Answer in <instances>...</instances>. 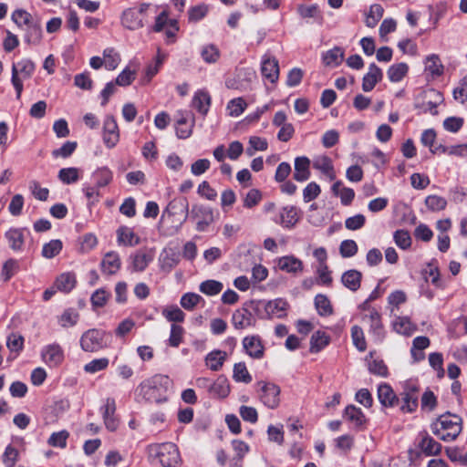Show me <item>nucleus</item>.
I'll return each instance as SVG.
<instances>
[{
  "label": "nucleus",
  "mask_w": 467,
  "mask_h": 467,
  "mask_svg": "<svg viewBox=\"0 0 467 467\" xmlns=\"http://www.w3.org/2000/svg\"><path fill=\"white\" fill-rule=\"evenodd\" d=\"M243 347L245 352L254 358H262L264 356V346L258 336H249L243 339Z\"/></svg>",
  "instance_id": "obj_19"
},
{
  "label": "nucleus",
  "mask_w": 467,
  "mask_h": 467,
  "mask_svg": "<svg viewBox=\"0 0 467 467\" xmlns=\"http://www.w3.org/2000/svg\"><path fill=\"white\" fill-rule=\"evenodd\" d=\"M378 398L385 407H394L400 404V398L388 384H381L378 388Z\"/></svg>",
  "instance_id": "obj_22"
},
{
  "label": "nucleus",
  "mask_w": 467,
  "mask_h": 467,
  "mask_svg": "<svg viewBox=\"0 0 467 467\" xmlns=\"http://www.w3.org/2000/svg\"><path fill=\"white\" fill-rule=\"evenodd\" d=\"M361 279L362 274L355 269L346 271L341 276L343 285L352 292H356L360 287Z\"/></svg>",
  "instance_id": "obj_27"
},
{
  "label": "nucleus",
  "mask_w": 467,
  "mask_h": 467,
  "mask_svg": "<svg viewBox=\"0 0 467 467\" xmlns=\"http://www.w3.org/2000/svg\"><path fill=\"white\" fill-rule=\"evenodd\" d=\"M121 266L120 257L118 253L114 251L108 252L101 263V271L105 275H115Z\"/></svg>",
  "instance_id": "obj_20"
},
{
  "label": "nucleus",
  "mask_w": 467,
  "mask_h": 467,
  "mask_svg": "<svg viewBox=\"0 0 467 467\" xmlns=\"http://www.w3.org/2000/svg\"><path fill=\"white\" fill-rule=\"evenodd\" d=\"M9 247L14 251H21L24 245V234L20 229H10L5 233Z\"/></svg>",
  "instance_id": "obj_40"
},
{
  "label": "nucleus",
  "mask_w": 467,
  "mask_h": 467,
  "mask_svg": "<svg viewBox=\"0 0 467 467\" xmlns=\"http://www.w3.org/2000/svg\"><path fill=\"white\" fill-rule=\"evenodd\" d=\"M202 297L195 293H186L181 298V305L186 310H192Z\"/></svg>",
  "instance_id": "obj_64"
},
{
  "label": "nucleus",
  "mask_w": 467,
  "mask_h": 467,
  "mask_svg": "<svg viewBox=\"0 0 467 467\" xmlns=\"http://www.w3.org/2000/svg\"><path fill=\"white\" fill-rule=\"evenodd\" d=\"M362 321L369 325L370 330L376 340L381 341L385 331L381 322V316L376 309H368V313L363 315Z\"/></svg>",
  "instance_id": "obj_13"
},
{
  "label": "nucleus",
  "mask_w": 467,
  "mask_h": 467,
  "mask_svg": "<svg viewBox=\"0 0 467 467\" xmlns=\"http://www.w3.org/2000/svg\"><path fill=\"white\" fill-rule=\"evenodd\" d=\"M425 204L431 212H440L445 209L447 201L443 197L438 195H429L425 199Z\"/></svg>",
  "instance_id": "obj_58"
},
{
  "label": "nucleus",
  "mask_w": 467,
  "mask_h": 467,
  "mask_svg": "<svg viewBox=\"0 0 467 467\" xmlns=\"http://www.w3.org/2000/svg\"><path fill=\"white\" fill-rule=\"evenodd\" d=\"M12 21L20 28L31 25L37 17H34L30 13L24 9H16L12 13Z\"/></svg>",
  "instance_id": "obj_42"
},
{
  "label": "nucleus",
  "mask_w": 467,
  "mask_h": 467,
  "mask_svg": "<svg viewBox=\"0 0 467 467\" xmlns=\"http://www.w3.org/2000/svg\"><path fill=\"white\" fill-rule=\"evenodd\" d=\"M78 317L79 315L75 309L68 308L59 317L58 323L63 327H70L77 324Z\"/></svg>",
  "instance_id": "obj_53"
},
{
  "label": "nucleus",
  "mask_w": 467,
  "mask_h": 467,
  "mask_svg": "<svg viewBox=\"0 0 467 467\" xmlns=\"http://www.w3.org/2000/svg\"><path fill=\"white\" fill-rule=\"evenodd\" d=\"M248 144L245 152L249 157L254 156L257 150L265 151L268 148L267 140L257 136L250 137Z\"/></svg>",
  "instance_id": "obj_44"
},
{
  "label": "nucleus",
  "mask_w": 467,
  "mask_h": 467,
  "mask_svg": "<svg viewBox=\"0 0 467 467\" xmlns=\"http://www.w3.org/2000/svg\"><path fill=\"white\" fill-rule=\"evenodd\" d=\"M287 308L288 303L282 298H276L267 302L265 307L267 315L277 318L284 317L286 315Z\"/></svg>",
  "instance_id": "obj_28"
},
{
  "label": "nucleus",
  "mask_w": 467,
  "mask_h": 467,
  "mask_svg": "<svg viewBox=\"0 0 467 467\" xmlns=\"http://www.w3.org/2000/svg\"><path fill=\"white\" fill-rule=\"evenodd\" d=\"M150 453L162 467H176L181 461L179 450L172 442L152 445Z\"/></svg>",
  "instance_id": "obj_3"
},
{
  "label": "nucleus",
  "mask_w": 467,
  "mask_h": 467,
  "mask_svg": "<svg viewBox=\"0 0 467 467\" xmlns=\"http://www.w3.org/2000/svg\"><path fill=\"white\" fill-rule=\"evenodd\" d=\"M408 69V65L405 63L392 65L388 70V77L391 82H399L405 77Z\"/></svg>",
  "instance_id": "obj_51"
},
{
  "label": "nucleus",
  "mask_w": 467,
  "mask_h": 467,
  "mask_svg": "<svg viewBox=\"0 0 467 467\" xmlns=\"http://www.w3.org/2000/svg\"><path fill=\"white\" fill-rule=\"evenodd\" d=\"M315 307L321 317H329L333 314V306L329 298L323 294H318L314 299Z\"/></svg>",
  "instance_id": "obj_38"
},
{
  "label": "nucleus",
  "mask_w": 467,
  "mask_h": 467,
  "mask_svg": "<svg viewBox=\"0 0 467 467\" xmlns=\"http://www.w3.org/2000/svg\"><path fill=\"white\" fill-rule=\"evenodd\" d=\"M225 358L226 353L224 351L213 350L206 356L205 362L210 369L217 371L222 368Z\"/></svg>",
  "instance_id": "obj_41"
},
{
  "label": "nucleus",
  "mask_w": 467,
  "mask_h": 467,
  "mask_svg": "<svg viewBox=\"0 0 467 467\" xmlns=\"http://www.w3.org/2000/svg\"><path fill=\"white\" fill-rule=\"evenodd\" d=\"M93 177L96 181V186L98 188L107 186L113 179V173L108 167H100L97 169Z\"/></svg>",
  "instance_id": "obj_43"
},
{
  "label": "nucleus",
  "mask_w": 467,
  "mask_h": 467,
  "mask_svg": "<svg viewBox=\"0 0 467 467\" xmlns=\"http://www.w3.org/2000/svg\"><path fill=\"white\" fill-rule=\"evenodd\" d=\"M109 360L108 358H95L84 366L87 373L94 374L108 368Z\"/></svg>",
  "instance_id": "obj_55"
},
{
  "label": "nucleus",
  "mask_w": 467,
  "mask_h": 467,
  "mask_svg": "<svg viewBox=\"0 0 467 467\" xmlns=\"http://www.w3.org/2000/svg\"><path fill=\"white\" fill-rule=\"evenodd\" d=\"M41 357L49 367H57L64 360V351L58 344L53 343L43 348Z\"/></svg>",
  "instance_id": "obj_14"
},
{
  "label": "nucleus",
  "mask_w": 467,
  "mask_h": 467,
  "mask_svg": "<svg viewBox=\"0 0 467 467\" xmlns=\"http://www.w3.org/2000/svg\"><path fill=\"white\" fill-rule=\"evenodd\" d=\"M384 9L379 4H374L369 8V13L366 17V25L368 27H374L383 16Z\"/></svg>",
  "instance_id": "obj_52"
},
{
  "label": "nucleus",
  "mask_w": 467,
  "mask_h": 467,
  "mask_svg": "<svg viewBox=\"0 0 467 467\" xmlns=\"http://www.w3.org/2000/svg\"><path fill=\"white\" fill-rule=\"evenodd\" d=\"M106 332L101 329L91 328L80 337V348L85 352H97L106 347Z\"/></svg>",
  "instance_id": "obj_7"
},
{
  "label": "nucleus",
  "mask_w": 467,
  "mask_h": 467,
  "mask_svg": "<svg viewBox=\"0 0 467 467\" xmlns=\"http://www.w3.org/2000/svg\"><path fill=\"white\" fill-rule=\"evenodd\" d=\"M395 244L403 250H406L411 245V237L408 231L397 230L393 234Z\"/></svg>",
  "instance_id": "obj_61"
},
{
  "label": "nucleus",
  "mask_w": 467,
  "mask_h": 467,
  "mask_svg": "<svg viewBox=\"0 0 467 467\" xmlns=\"http://www.w3.org/2000/svg\"><path fill=\"white\" fill-rule=\"evenodd\" d=\"M279 219H275L276 223L286 229H291L301 219V211L294 205H287L279 211Z\"/></svg>",
  "instance_id": "obj_12"
},
{
  "label": "nucleus",
  "mask_w": 467,
  "mask_h": 467,
  "mask_svg": "<svg viewBox=\"0 0 467 467\" xmlns=\"http://www.w3.org/2000/svg\"><path fill=\"white\" fill-rule=\"evenodd\" d=\"M261 72L265 78L271 83H275L279 77L278 61L273 57L265 55L262 59Z\"/></svg>",
  "instance_id": "obj_16"
},
{
  "label": "nucleus",
  "mask_w": 467,
  "mask_h": 467,
  "mask_svg": "<svg viewBox=\"0 0 467 467\" xmlns=\"http://www.w3.org/2000/svg\"><path fill=\"white\" fill-rule=\"evenodd\" d=\"M351 337L353 344L359 351H365L367 343L365 340L363 330L358 326H353L351 328Z\"/></svg>",
  "instance_id": "obj_60"
},
{
  "label": "nucleus",
  "mask_w": 467,
  "mask_h": 467,
  "mask_svg": "<svg viewBox=\"0 0 467 467\" xmlns=\"http://www.w3.org/2000/svg\"><path fill=\"white\" fill-rule=\"evenodd\" d=\"M133 270L136 272L144 271L152 261L153 255L146 251L139 250L130 256Z\"/></svg>",
  "instance_id": "obj_30"
},
{
  "label": "nucleus",
  "mask_w": 467,
  "mask_h": 467,
  "mask_svg": "<svg viewBox=\"0 0 467 467\" xmlns=\"http://www.w3.org/2000/svg\"><path fill=\"white\" fill-rule=\"evenodd\" d=\"M103 142L109 149L114 148L119 140V130L116 119L109 115L105 118L102 133Z\"/></svg>",
  "instance_id": "obj_10"
},
{
  "label": "nucleus",
  "mask_w": 467,
  "mask_h": 467,
  "mask_svg": "<svg viewBox=\"0 0 467 467\" xmlns=\"http://www.w3.org/2000/svg\"><path fill=\"white\" fill-rule=\"evenodd\" d=\"M209 393L214 398H225L230 393V386L226 378L220 376L209 387Z\"/></svg>",
  "instance_id": "obj_33"
},
{
  "label": "nucleus",
  "mask_w": 467,
  "mask_h": 467,
  "mask_svg": "<svg viewBox=\"0 0 467 467\" xmlns=\"http://www.w3.org/2000/svg\"><path fill=\"white\" fill-rule=\"evenodd\" d=\"M223 284L216 280H206L200 285V291L207 296H215L223 290Z\"/></svg>",
  "instance_id": "obj_54"
},
{
  "label": "nucleus",
  "mask_w": 467,
  "mask_h": 467,
  "mask_svg": "<svg viewBox=\"0 0 467 467\" xmlns=\"http://www.w3.org/2000/svg\"><path fill=\"white\" fill-rule=\"evenodd\" d=\"M180 254L172 249H164L160 255V266L161 270L170 273L179 263Z\"/></svg>",
  "instance_id": "obj_25"
},
{
  "label": "nucleus",
  "mask_w": 467,
  "mask_h": 467,
  "mask_svg": "<svg viewBox=\"0 0 467 467\" xmlns=\"http://www.w3.org/2000/svg\"><path fill=\"white\" fill-rule=\"evenodd\" d=\"M150 8V4H140L138 7L125 9L120 16L121 25L131 31L138 30L144 26L147 13Z\"/></svg>",
  "instance_id": "obj_4"
},
{
  "label": "nucleus",
  "mask_w": 467,
  "mask_h": 467,
  "mask_svg": "<svg viewBox=\"0 0 467 467\" xmlns=\"http://www.w3.org/2000/svg\"><path fill=\"white\" fill-rule=\"evenodd\" d=\"M310 160L307 157L301 156L295 159L294 179L296 182L307 181L310 177Z\"/></svg>",
  "instance_id": "obj_24"
},
{
  "label": "nucleus",
  "mask_w": 467,
  "mask_h": 467,
  "mask_svg": "<svg viewBox=\"0 0 467 467\" xmlns=\"http://www.w3.org/2000/svg\"><path fill=\"white\" fill-rule=\"evenodd\" d=\"M118 243L125 246H134L140 244L138 237L133 230L127 226H120L117 230Z\"/></svg>",
  "instance_id": "obj_29"
},
{
  "label": "nucleus",
  "mask_w": 467,
  "mask_h": 467,
  "mask_svg": "<svg viewBox=\"0 0 467 467\" xmlns=\"http://www.w3.org/2000/svg\"><path fill=\"white\" fill-rule=\"evenodd\" d=\"M221 53L219 48L213 44H208L202 47L201 57L206 63H216L220 58Z\"/></svg>",
  "instance_id": "obj_45"
},
{
  "label": "nucleus",
  "mask_w": 467,
  "mask_h": 467,
  "mask_svg": "<svg viewBox=\"0 0 467 467\" xmlns=\"http://www.w3.org/2000/svg\"><path fill=\"white\" fill-rule=\"evenodd\" d=\"M297 13L303 19L314 18L320 21L322 20V16L317 5H299L297 6Z\"/></svg>",
  "instance_id": "obj_49"
},
{
  "label": "nucleus",
  "mask_w": 467,
  "mask_h": 467,
  "mask_svg": "<svg viewBox=\"0 0 467 467\" xmlns=\"http://www.w3.org/2000/svg\"><path fill=\"white\" fill-rule=\"evenodd\" d=\"M425 71L431 75L432 78L441 77L443 74L444 67L438 55L432 54L425 59Z\"/></svg>",
  "instance_id": "obj_34"
},
{
  "label": "nucleus",
  "mask_w": 467,
  "mask_h": 467,
  "mask_svg": "<svg viewBox=\"0 0 467 467\" xmlns=\"http://www.w3.org/2000/svg\"><path fill=\"white\" fill-rule=\"evenodd\" d=\"M234 379L236 382L250 383L252 381V376L248 372L244 363H237L234 367Z\"/></svg>",
  "instance_id": "obj_56"
},
{
  "label": "nucleus",
  "mask_w": 467,
  "mask_h": 467,
  "mask_svg": "<svg viewBox=\"0 0 467 467\" xmlns=\"http://www.w3.org/2000/svg\"><path fill=\"white\" fill-rule=\"evenodd\" d=\"M419 447L426 456L437 455L441 451V443L436 441L428 433L422 436Z\"/></svg>",
  "instance_id": "obj_31"
},
{
  "label": "nucleus",
  "mask_w": 467,
  "mask_h": 467,
  "mask_svg": "<svg viewBox=\"0 0 467 467\" xmlns=\"http://www.w3.org/2000/svg\"><path fill=\"white\" fill-rule=\"evenodd\" d=\"M100 410L103 415V420H104L106 428L110 431H116L118 428V425H119V420L115 416V411H116L115 400L113 398H107L105 404L103 407H101Z\"/></svg>",
  "instance_id": "obj_15"
},
{
  "label": "nucleus",
  "mask_w": 467,
  "mask_h": 467,
  "mask_svg": "<svg viewBox=\"0 0 467 467\" xmlns=\"http://www.w3.org/2000/svg\"><path fill=\"white\" fill-rule=\"evenodd\" d=\"M189 218L196 220L198 232H204L214 222V213L209 206L195 203L192 206Z\"/></svg>",
  "instance_id": "obj_8"
},
{
  "label": "nucleus",
  "mask_w": 467,
  "mask_h": 467,
  "mask_svg": "<svg viewBox=\"0 0 467 467\" xmlns=\"http://www.w3.org/2000/svg\"><path fill=\"white\" fill-rule=\"evenodd\" d=\"M167 213L170 216H182L178 229L187 221L190 215L189 202L185 197H178L172 199L167 205L164 213Z\"/></svg>",
  "instance_id": "obj_11"
},
{
  "label": "nucleus",
  "mask_w": 467,
  "mask_h": 467,
  "mask_svg": "<svg viewBox=\"0 0 467 467\" xmlns=\"http://www.w3.org/2000/svg\"><path fill=\"white\" fill-rule=\"evenodd\" d=\"M420 389L413 381H405L400 392V409L404 413L414 412L418 408Z\"/></svg>",
  "instance_id": "obj_6"
},
{
  "label": "nucleus",
  "mask_w": 467,
  "mask_h": 467,
  "mask_svg": "<svg viewBox=\"0 0 467 467\" xmlns=\"http://www.w3.org/2000/svg\"><path fill=\"white\" fill-rule=\"evenodd\" d=\"M313 166L315 169L329 177L330 180H334L336 178L332 161L328 156L323 155L317 157L315 159Z\"/></svg>",
  "instance_id": "obj_37"
},
{
  "label": "nucleus",
  "mask_w": 467,
  "mask_h": 467,
  "mask_svg": "<svg viewBox=\"0 0 467 467\" xmlns=\"http://www.w3.org/2000/svg\"><path fill=\"white\" fill-rule=\"evenodd\" d=\"M103 56L104 65L108 70H114L115 68H117L120 62V56L114 50V48H106L103 51Z\"/></svg>",
  "instance_id": "obj_48"
},
{
  "label": "nucleus",
  "mask_w": 467,
  "mask_h": 467,
  "mask_svg": "<svg viewBox=\"0 0 467 467\" xmlns=\"http://www.w3.org/2000/svg\"><path fill=\"white\" fill-rule=\"evenodd\" d=\"M19 458V451L12 445H8L3 454V463L5 467H15Z\"/></svg>",
  "instance_id": "obj_63"
},
{
  "label": "nucleus",
  "mask_w": 467,
  "mask_h": 467,
  "mask_svg": "<svg viewBox=\"0 0 467 467\" xmlns=\"http://www.w3.org/2000/svg\"><path fill=\"white\" fill-rule=\"evenodd\" d=\"M323 63L327 67H335L341 64L344 59V50L339 47L327 50L322 56Z\"/></svg>",
  "instance_id": "obj_36"
},
{
  "label": "nucleus",
  "mask_w": 467,
  "mask_h": 467,
  "mask_svg": "<svg viewBox=\"0 0 467 467\" xmlns=\"http://www.w3.org/2000/svg\"><path fill=\"white\" fill-rule=\"evenodd\" d=\"M58 179L65 184H71L79 180V170L75 167L63 168L58 171Z\"/></svg>",
  "instance_id": "obj_47"
},
{
  "label": "nucleus",
  "mask_w": 467,
  "mask_h": 467,
  "mask_svg": "<svg viewBox=\"0 0 467 467\" xmlns=\"http://www.w3.org/2000/svg\"><path fill=\"white\" fill-rule=\"evenodd\" d=\"M192 106L200 114L206 116L211 106V96L202 89L196 91L192 100Z\"/></svg>",
  "instance_id": "obj_26"
},
{
  "label": "nucleus",
  "mask_w": 467,
  "mask_h": 467,
  "mask_svg": "<svg viewBox=\"0 0 467 467\" xmlns=\"http://www.w3.org/2000/svg\"><path fill=\"white\" fill-rule=\"evenodd\" d=\"M162 316L170 322H182L185 314L177 306H171L162 310Z\"/></svg>",
  "instance_id": "obj_59"
},
{
  "label": "nucleus",
  "mask_w": 467,
  "mask_h": 467,
  "mask_svg": "<svg viewBox=\"0 0 467 467\" xmlns=\"http://www.w3.org/2000/svg\"><path fill=\"white\" fill-rule=\"evenodd\" d=\"M170 384L168 376L157 374L142 381L138 389L145 400L161 403L167 400L166 392Z\"/></svg>",
  "instance_id": "obj_1"
},
{
  "label": "nucleus",
  "mask_w": 467,
  "mask_h": 467,
  "mask_svg": "<svg viewBox=\"0 0 467 467\" xmlns=\"http://www.w3.org/2000/svg\"><path fill=\"white\" fill-rule=\"evenodd\" d=\"M62 242L58 239L51 240L45 244L42 248V255L45 258L51 259L57 256L62 250Z\"/></svg>",
  "instance_id": "obj_50"
},
{
  "label": "nucleus",
  "mask_w": 467,
  "mask_h": 467,
  "mask_svg": "<svg viewBox=\"0 0 467 467\" xmlns=\"http://www.w3.org/2000/svg\"><path fill=\"white\" fill-rule=\"evenodd\" d=\"M330 342V337L323 331H316L313 333L310 338V348L311 353H318L325 348Z\"/></svg>",
  "instance_id": "obj_35"
},
{
  "label": "nucleus",
  "mask_w": 467,
  "mask_h": 467,
  "mask_svg": "<svg viewBox=\"0 0 467 467\" xmlns=\"http://www.w3.org/2000/svg\"><path fill=\"white\" fill-rule=\"evenodd\" d=\"M259 387L260 400L269 409H275L280 403V388L272 383L260 381Z\"/></svg>",
  "instance_id": "obj_9"
},
{
  "label": "nucleus",
  "mask_w": 467,
  "mask_h": 467,
  "mask_svg": "<svg viewBox=\"0 0 467 467\" xmlns=\"http://www.w3.org/2000/svg\"><path fill=\"white\" fill-rule=\"evenodd\" d=\"M277 266L281 271L288 274L298 275L303 272V262L294 255L282 256L277 260Z\"/></svg>",
  "instance_id": "obj_18"
},
{
  "label": "nucleus",
  "mask_w": 467,
  "mask_h": 467,
  "mask_svg": "<svg viewBox=\"0 0 467 467\" xmlns=\"http://www.w3.org/2000/svg\"><path fill=\"white\" fill-rule=\"evenodd\" d=\"M76 283V275L71 272H67L57 276L55 285L58 290L69 292L75 287Z\"/></svg>",
  "instance_id": "obj_39"
},
{
  "label": "nucleus",
  "mask_w": 467,
  "mask_h": 467,
  "mask_svg": "<svg viewBox=\"0 0 467 467\" xmlns=\"http://www.w3.org/2000/svg\"><path fill=\"white\" fill-rule=\"evenodd\" d=\"M68 437V431L63 430L57 432H53L47 442L52 447L65 448L67 446V440Z\"/></svg>",
  "instance_id": "obj_62"
},
{
  "label": "nucleus",
  "mask_w": 467,
  "mask_h": 467,
  "mask_svg": "<svg viewBox=\"0 0 467 467\" xmlns=\"http://www.w3.org/2000/svg\"><path fill=\"white\" fill-rule=\"evenodd\" d=\"M343 416L357 428L363 426L366 422V417L361 409L354 405L347 406L344 410Z\"/></svg>",
  "instance_id": "obj_32"
},
{
  "label": "nucleus",
  "mask_w": 467,
  "mask_h": 467,
  "mask_svg": "<svg viewBox=\"0 0 467 467\" xmlns=\"http://www.w3.org/2000/svg\"><path fill=\"white\" fill-rule=\"evenodd\" d=\"M383 73L381 69L374 63L369 65L368 72L363 77L362 89L365 92L371 91L376 84L382 79Z\"/></svg>",
  "instance_id": "obj_21"
},
{
  "label": "nucleus",
  "mask_w": 467,
  "mask_h": 467,
  "mask_svg": "<svg viewBox=\"0 0 467 467\" xmlns=\"http://www.w3.org/2000/svg\"><path fill=\"white\" fill-rule=\"evenodd\" d=\"M247 104L243 98H237L230 100L227 104V110L232 117L240 116L246 109Z\"/></svg>",
  "instance_id": "obj_57"
},
{
  "label": "nucleus",
  "mask_w": 467,
  "mask_h": 467,
  "mask_svg": "<svg viewBox=\"0 0 467 467\" xmlns=\"http://www.w3.org/2000/svg\"><path fill=\"white\" fill-rule=\"evenodd\" d=\"M35 67V63L28 58H23L13 64L11 82L16 89L17 99L21 98L23 91V79L30 78Z\"/></svg>",
  "instance_id": "obj_5"
},
{
  "label": "nucleus",
  "mask_w": 467,
  "mask_h": 467,
  "mask_svg": "<svg viewBox=\"0 0 467 467\" xmlns=\"http://www.w3.org/2000/svg\"><path fill=\"white\" fill-rule=\"evenodd\" d=\"M25 42L26 44L34 46L40 44L43 36V31L39 18L34 21L31 25L27 26L25 28Z\"/></svg>",
  "instance_id": "obj_23"
},
{
  "label": "nucleus",
  "mask_w": 467,
  "mask_h": 467,
  "mask_svg": "<svg viewBox=\"0 0 467 467\" xmlns=\"http://www.w3.org/2000/svg\"><path fill=\"white\" fill-rule=\"evenodd\" d=\"M462 419L457 415L447 413L441 415L431 425L434 435L443 441H454L462 431Z\"/></svg>",
  "instance_id": "obj_2"
},
{
  "label": "nucleus",
  "mask_w": 467,
  "mask_h": 467,
  "mask_svg": "<svg viewBox=\"0 0 467 467\" xmlns=\"http://www.w3.org/2000/svg\"><path fill=\"white\" fill-rule=\"evenodd\" d=\"M232 323L234 328L244 329L248 327L254 326L255 318L248 308L242 307L233 313Z\"/></svg>",
  "instance_id": "obj_17"
},
{
  "label": "nucleus",
  "mask_w": 467,
  "mask_h": 467,
  "mask_svg": "<svg viewBox=\"0 0 467 467\" xmlns=\"http://www.w3.org/2000/svg\"><path fill=\"white\" fill-rule=\"evenodd\" d=\"M393 327L396 332L401 335L410 336L415 330L416 327L410 322L408 317H399L393 323Z\"/></svg>",
  "instance_id": "obj_46"
}]
</instances>
